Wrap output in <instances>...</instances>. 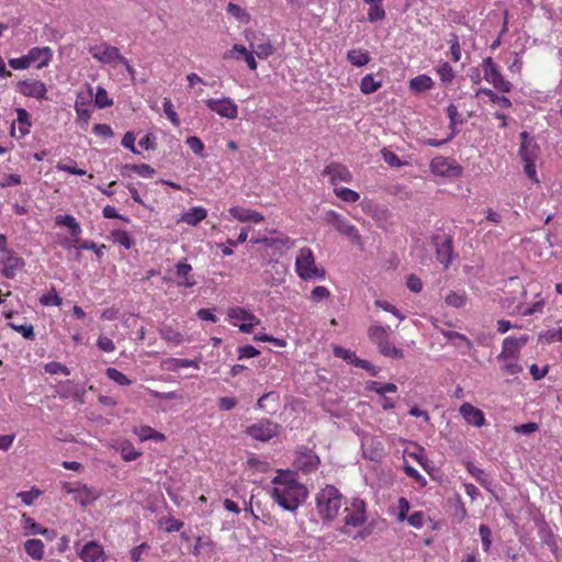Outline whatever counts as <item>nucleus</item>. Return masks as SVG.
I'll use <instances>...</instances> for the list:
<instances>
[{
    "label": "nucleus",
    "instance_id": "f257e3e1",
    "mask_svg": "<svg viewBox=\"0 0 562 562\" xmlns=\"http://www.w3.org/2000/svg\"><path fill=\"white\" fill-rule=\"evenodd\" d=\"M272 499L284 510L294 513L307 497V488L299 482L297 474L291 470H278L271 480Z\"/></svg>",
    "mask_w": 562,
    "mask_h": 562
},
{
    "label": "nucleus",
    "instance_id": "f03ea898",
    "mask_svg": "<svg viewBox=\"0 0 562 562\" xmlns=\"http://www.w3.org/2000/svg\"><path fill=\"white\" fill-rule=\"evenodd\" d=\"M342 505V495L334 485H326L316 495V508L323 520L337 518Z\"/></svg>",
    "mask_w": 562,
    "mask_h": 562
},
{
    "label": "nucleus",
    "instance_id": "7ed1b4c3",
    "mask_svg": "<svg viewBox=\"0 0 562 562\" xmlns=\"http://www.w3.org/2000/svg\"><path fill=\"white\" fill-rule=\"evenodd\" d=\"M294 269L297 277L304 281L326 278L325 269L318 267L314 251L310 247H302L297 250Z\"/></svg>",
    "mask_w": 562,
    "mask_h": 562
},
{
    "label": "nucleus",
    "instance_id": "20e7f679",
    "mask_svg": "<svg viewBox=\"0 0 562 562\" xmlns=\"http://www.w3.org/2000/svg\"><path fill=\"white\" fill-rule=\"evenodd\" d=\"M368 337L378 347L382 356L391 359L404 358V351L390 340L389 327L371 325L368 328Z\"/></svg>",
    "mask_w": 562,
    "mask_h": 562
},
{
    "label": "nucleus",
    "instance_id": "39448f33",
    "mask_svg": "<svg viewBox=\"0 0 562 562\" xmlns=\"http://www.w3.org/2000/svg\"><path fill=\"white\" fill-rule=\"evenodd\" d=\"M325 220L328 224L333 225L335 229L342 236H345L353 246L363 250L364 244L359 229L349 222L346 217L334 210H329Z\"/></svg>",
    "mask_w": 562,
    "mask_h": 562
},
{
    "label": "nucleus",
    "instance_id": "423d86ee",
    "mask_svg": "<svg viewBox=\"0 0 562 562\" xmlns=\"http://www.w3.org/2000/svg\"><path fill=\"white\" fill-rule=\"evenodd\" d=\"M344 525L346 528H358L367 521V505L360 497H352L345 502Z\"/></svg>",
    "mask_w": 562,
    "mask_h": 562
},
{
    "label": "nucleus",
    "instance_id": "0eeeda50",
    "mask_svg": "<svg viewBox=\"0 0 562 562\" xmlns=\"http://www.w3.org/2000/svg\"><path fill=\"white\" fill-rule=\"evenodd\" d=\"M484 79L493 85V87L503 92L508 93L512 91V83L504 78L497 65L493 61L492 57H486L482 63Z\"/></svg>",
    "mask_w": 562,
    "mask_h": 562
},
{
    "label": "nucleus",
    "instance_id": "6e6552de",
    "mask_svg": "<svg viewBox=\"0 0 562 562\" xmlns=\"http://www.w3.org/2000/svg\"><path fill=\"white\" fill-rule=\"evenodd\" d=\"M296 470L304 474H310L316 471L321 464L319 457L308 447L301 446L295 451V459L293 462Z\"/></svg>",
    "mask_w": 562,
    "mask_h": 562
},
{
    "label": "nucleus",
    "instance_id": "1a4fd4ad",
    "mask_svg": "<svg viewBox=\"0 0 562 562\" xmlns=\"http://www.w3.org/2000/svg\"><path fill=\"white\" fill-rule=\"evenodd\" d=\"M227 316L234 326H238L239 330L246 334L251 333L254 327L260 323L255 314L243 307L229 308Z\"/></svg>",
    "mask_w": 562,
    "mask_h": 562
},
{
    "label": "nucleus",
    "instance_id": "9d476101",
    "mask_svg": "<svg viewBox=\"0 0 562 562\" xmlns=\"http://www.w3.org/2000/svg\"><path fill=\"white\" fill-rule=\"evenodd\" d=\"M430 170L440 177L458 178L462 175V167L454 159L437 156L430 161Z\"/></svg>",
    "mask_w": 562,
    "mask_h": 562
},
{
    "label": "nucleus",
    "instance_id": "9b49d317",
    "mask_svg": "<svg viewBox=\"0 0 562 562\" xmlns=\"http://www.w3.org/2000/svg\"><path fill=\"white\" fill-rule=\"evenodd\" d=\"M88 50L95 60L105 65L114 66L119 64L123 56L117 47L111 46L105 42L92 45Z\"/></svg>",
    "mask_w": 562,
    "mask_h": 562
},
{
    "label": "nucleus",
    "instance_id": "f8f14e48",
    "mask_svg": "<svg viewBox=\"0 0 562 562\" xmlns=\"http://www.w3.org/2000/svg\"><path fill=\"white\" fill-rule=\"evenodd\" d=\"M245 432L255 440L269 441L278 435L279 425L271 420L263 419L248 426Z\"/></svg>",
    "mask_w": 562,
    "mask_h": 562
},
{
    "label": "nucleus",
    "instance_id": "ddd939ff",
    "mask_svg": "<svg viewBox=\"0 0 562 562\" xmlns=\"http://www.w3.org/2000/svg\"><path fill=\"white\" fill-rule=\"evenodd\" d=\"M206 106L221 117L227 120H235L238 116V106L229 98L222 99H207L205 100Z\"/></svg>",
    "mask_w": 562,
    "mask_h": 562
},
{
    "label": "nucleus",
    "instance_id": "4468645a",
    "mask_svg": "<svg viewBox=\"0 0 562 562\" xmlns=\"http://www.w3.org/2000/svg\"><path fill=\"white\" fill-rule=\"evenodd\" d=\"M529 340L527 335H522L519 338L506 337L502 344V351L497 356L498 361H505L507 359L517 360L522 346Z\"/></svg>",
    "mask_w": 562,
    "mask_h": 562
},
{
    "label": "nucleus",
    "instance_id": "2eb2a0df",
    "mask_svg": "<svg viewBox=\"0 0 562 562\" xmlns=\"http://www.w3.org/2000/svg\"><path fill=\"white\" fill-rule=\"evenodd\" d=\"M16 90L24 97L36 100L47 99V88L43 81L35 79L21 80L16 85Z\"/></svg>",
    "mask_w": 562,
    "mask_h": 562
},
{
    "label": "nucleus",
    "instance_id": "dca6fc26",
    "mask_svg": "<svg viewBox=\"0 0 562 562\" xmlns=\"http://www.w3.org/2000/svg\"><path fill=\"white\" fill-rule=\"evenodd\" d=\"M323 173L329 177V182L335 188L339 182L349 183L352 181V173L347 166L340 162H330L325 167Z\"/></svg>",
    "mask_w": 562,
    "mask_h": 562
},
{
    "label": "nucleus",
    "instance_id": "f3484780",
    "mask_svg": "<svg viewBox=\"0 0 562 562\" xmlns=\"http://www.w3.org/2000/svg\"><path fill=\"white\" fill-rule=\"evenodd\" d=\"M459 413L468 425L481 428L486 425V418L480 408L473 406L471 403H463L459 408Z\"/></svg>",
    "mask_w": 562,
    "mask_h": 562
},
{
    "label": "nucleus",
    "instance_id": "a211bd4d",
    "mask_svg": "<svg viewBox=\"0 0 562 562\" xmlns=\"http://www.w3.org/2000/svg\"><path fill=\"white\" fill-rule=\"evenodd\" d=\"M30 66L36 64L37 69L47 67L53 59V50L50 47H33L26 54Z\"/></svg>",
    "mask_w": 562,
    "mask_h": 562
},
{
    "label": "nucleus",
    "instance_id": "6ab92c4d",
    "mask_svg": "<svg viewBox=\"0 0 562 562\" xmlns=\"http://www.w3.org/2000/svg\"><path fill=\"white\" fill-rule=\"evenodd\" d=\"M176 277L178 286L192 288L196 283L192 274V266L186 258H182L177 262Z\"/></svg>",
    "mask_w": 562,
    "mask_h": 562
},
{
    "label": "nucleus",
    "instance_id": "aec40b11",
    "mask_svg": "<svg viewBox=\"0 0 562 562\" xmlns=\"http://www.w3.org/2000/svg\"><path fill=\"white\" fill-rule=\"evenodd\" d=\"M82 562H98L106 560L103 547L97 541L87 542L79 552Z\"/></svg>",
    "mask_w": 562,
    "mask_h": 562
},
{
    "label": "nucleus",
    "instance_id": "412c9836",
    "mask_svg": "<svg viewBox=\"0 0 562 562\" xmlns=\"http://www.w3.org/2000/svg\"><path fill=\"white\" fill-rule=\"evenodd\" d=\"M101 496V492L90 487L86 484L78 485L72 496V499L81 505L82 507H87L99 499Z\"/></svg>",
    "mask_w": 562,
    "mask_h": 562
},
{
    "label": "nucleus",
    "instance_id": "4be33fe9",
    "mask_svg": "<svg viewBox=\"0 0 562 562\" xmlns=\"http://www.w3.org/2000/svg\"><path fill=\"white\" fill-rule=\"evenodd\" d=\"M436 245L437 260L448 268L452 257V239L451 237L445 236L442 240L439 237L434 238Z\"/></svg>",
    "mask_w": 562,
    "mask_h": 562
},
{
    "label": "nucleus",
    "instance_id": "5701e85b",
    "mask_svg": "<svg viewBox=\"0 0 562 562\" xmlns=\"http://www.w3.org/2000/svg\"><path fill=\"white\" fill-rule=\"evenodd\" d=\"M521 144L519 148V156L522 161L537 160L540 148L539 146L531 142L529 138V134L527 132L520 133Z\"/></svg>",
    "mask_w": 562,
    "mask_h": 562
},
{
    "label": "nucleus",
    "instance_id": "b1692460",
    "mask_svg": "<svg viewBox=\"0 0 562 562\" xmlns=\"http://www.w3.org/2000/svg\"><path fill=\"white\" fill-rule=\"evenodd\" d=\"M160 337L172 346H179L184 342V335L171 325H162L158 329Z\"/></svg>",
    "mask_w": 562,
    "mask_h": 562
},
{
    "label": "nucleus",
    "instance_id": "393cba45",
    "mask_svg": "<svg viewBox=\"0 0 562 562\" xmlns=\"http://www.w3.org/2000/svg\"><path fill=\"white\" fill-rule=\"evenodd\" d=\"M207 216V211L203 206H193L188 212L181 214L179 222H183L190 226L199 225Z\"/></svg>",
    "mask_w": 562,
    "mask_h": 562
},
{
    "label": "nucleus",
    "instance_id": "a878e982",
    "mask_svg": "<svg viewBox=\"0 0 562 562\" xmlns=\"http://www.w3.org/2000/svg\"><path fill=\"white\" fill-rule=\"evenodd\" d=\"M7 257L3 259V274L8 279H12L15 277V273L19 269L24 266V261L21 257L13 255L10 251H7Z\"/></svg>",
    "mask_w": 562,
    "mask_h": 562
},
{
    "label": "nucleus",
    "instance_id": "bb28decb",
    "mask_svg": "<svg viewBox=\"0 0 562 562\" xmlns=\"http://www.w3.org/2000/svg\"><path fill=\"white\" fill-rule=\"evenodd\" d=\"M25 552L35 561L44 558V543L40 539H29L24 542Z\"/></svg>",
    "mask_w": 562,
    "mask_h": 562
},
{
    "label": "nucleus",
    "instance_id": "cd10ccee",
    "mask_svg": "<svg viewBox=\"0 0 562 562\" xmlns=\"http://www.w3.org/2000/svg\"><path fill=\"white\" fill-rule=\"evenodd\" d=\"M432 87L434 81L428 75H419L409 80V89L416 93L430 90Z\"/></svg>",
    "mask_w": 562,
    "mask_h": 562
},
{
    "label": "nucleus",
    "instance_id": "c85d7f7f",
    "mask_svg": "<svg viewBox=\"0 0 562 562\" xmlns=\"http://www.w3.org/2000/svg\"><path fill=\"white\" fill-rule=\"evenodd\" d=\"M251 50L260 59H266L273 54V46L269 38H261L259 42L250 43Z\"/></svg>",
    "mask_w": 562,
    "mask_h": 562
},
{
    "label": "nucleus",
    "instance_id": "c756f323",
    "mask_svg": "<svg viewBox=\"0 0 562 562\" xmlns=\"http://www.w3.org/2000/svg\"><path fill=\"white\" fill-rule=\"evenodd\" d=\"M165 369L169 371H178L183 368L193 367L199 369V363L196 360L191 359H181V358H169L164 361Z\"/></svg>",
    "mask_w": 562,
    "mask_h": 562
},
{
    "label": "nucleus",
    "instance_id": "7c9ffc66",
    "mask_svg": "<svg viewBox=\"0 0 562 562\" xmlns=\"http://www.w3.org/2000/svg\"><path fill=\"white\" fill-rule=\"evenodd\" d=\"M15 112H16V121L19 123V132H20L19 137L22 138V137L26 136L31 131V126H32L31 116H30V113L23 108H18L15 110Z\"/></svg>",
    "mask_w": 562,
    "mask_h": 562
},
{
    "label": "nucleus",
    "instance_id": "2f4dec72",
    "mask_svg": "<svg viewBox=\"0 0 562 562\" xmlns=\"http://www.w3.org/2000/svg\"><path fill=\"white\" fill-rule=\"evenodd\" d=\"M134 432L138 436L140 441L155 440L162 442L166 440V436L161 432H158L154 428L149 426H143L138 429H135Z\"/></svg>",
    "mask_w": 562,
    "mask_h": 562
},
{
    "label": "nucleus",
    "instance_id": "473e14b6",
    "mask_svg": "<svg viewBox=\"0 0 562 562\" xmlns=\"http://www.w3.org/2000/svg\"><path fill=\"white\" fill-rule=\"evenodd\" d=\"M435 71L439 76L440 81L445 85L452 83L453 79L456 78V71L448 61L439 63L435 68Z\"/></svg>",
    "mask_w": 562,
    "mask_h": 562
},
{
    "label": "nucleus",
    "instance_id": "72a5a7b5",
    "mask_svg": "<svg viewBox=\"0 0 562 562\" xmlns=\"http://www.w3.org/2000/svg\"><path fill=\"white\" fill-rule=\"evenodd\" d=\"M347 59L357 67H362L370 61L369 52L366 49H350L347 53Z\"/></svg>",
    "mask_w": 562,
    "mask_h": 562
},
{
    "label": "nucleus",
    "instance_id": "f704fd0d",
    "mask_svg": "<svg viewBox=\"0 0 562 562\" xmlns=\"http://www.w3.org/2000/svg\"><path fill=\"white\" fill-rule=\"evenodd\" d=\"M382 87L381 80H375L373 75L368 74L364 77H362L360 81V91L363 94H371L375 91H378Z\"/></svg>",
    "mask_w": 562,
    "mask_h": 562
},
{
    "label": "nucleus",
    "instance_id": "c9c22d12",
    "mask_svg": "<svg viewBox=\"0 0 562 562\" xmlns=\"http://www.w3.org/2000/svg\"><path fill=\"white\" fill-rule=\"evenodd\" d=\"M544 307V301L542 299L536 301L530 306L524 307L521 303L517 304L515 310L513 311V314H519L521 316H530L536 313H541Z\"/></svg>",
    "mask_w": 562,
    "mask_h": 562
},
{
    "label": "nucleus",
    "instance_id": "e433bc0d",
    "mask_svg": "<svg viewBox=\"0 0 562 562\" xmlns=\"http://www.w3.org/2000/svg\"><path fill=\"white\" fill-rule=\"evenodd\" d=\"M468 302V296L464 292H454L451 291L445 297V303L448 306L460 308L463 307Z\"/></svg>",
    "mask_w": 562,
    "mask_h": 562
},
{
    "label": "nucleus",
    "instance_id": "4c0bfd02",
    "mask_svg": "<svg viewBox=\"0 0 562 562\" xmlns=\"http://www.w3.org/2000/svg\"><path fill=\"white\" fill-rule=\"evenodd\" d=\"M333 351L337 358L344 359L345 361L353 364L355 367H357V363L360 360V358L357 357L355 351L346 349L340 346H335Z\"/></svg>",
    "mask_w": 562,
    "mask_h": 562
},
{
    "label": "nucleus",
    "instance_id": "58836bf2",
    "mask_svg": "<svg viewBox=\"0 0 562 562\" xmlns=\"http://www.w3.org/2000/svg\"><path fill=\"white\" fill-rule=\"evenodd\" d=\"M334 193L336 194L337 198H339L344 202H348V203H355L360 199V194L357 191L349 189V188H345V187L344 188L336 187L334 189Z\"/></svg>",
    "mask_w": 562,
    "mask_h": 562
},
{
    "label": "nucleus",
    "instance_id": "ea45409f",
    "mask_svg": "<svg viewBox=\"0 0 562 562\" xmlns=\"http://www.w3.org/2000/svg\"><path fill=\"white\" fill-rule=\"evenodd\" d=\"M485 94L486 97L490 98V100L493 102V103H497L498 105H501L502 108H510L512 106V102L510 100L507 98V97H504V95H497L493 90L491 89H487V88H482L477 91V94Z\"/></svg>",
    "mask_w": 562,
    "mask_h": 562
},
{
    "label": "nucleus",
    "instance_id": "a19ab883",
    "mask_svg": "<svg viewBox=\"0 0 562 562\" xmlns=\"http://www.w3.org/2000/svg\"><path fill=\"white\" fill-rule=\"evenodd\" d=\"M121 457L125 461H134L142 456V452L136 450L133 443L124 441L120 448Z\"/></svg>",
    "mask_w": 562,
    "mask_h": 562
},
{
    "label": "nucleus",
    "instance_id": "79ce46f5",
    "mask_svg": "<svg viewBox=\"0 0 562 562\" xmlns=\"http://www.w3.org/2000/svg\"><path fill=\"white\" fill-rule=\"evenodd\" d=\"M111 236L114 241L123 246L125 249H130L133 246V240L130 234L123 229H113Z\"/></svg>",
    "mask_w": 562,
    "mask_h": 562
},
{
    "label": "nucleus",
    "instance_id": "37998d69",
    "mask_svg": "<svg viewBox=\"0 0 562 562\" xmlns=\"http://www.w3.org/2000/svg\"><path fill=\"white\" fill-rule=\"evenodd\" d=\"M94 103L99 109H104L113 104V100L109 98L106 90L103 87H97Z\"/></svg>",
    "mask_w": 562,
    "mask_h": 562
},
{
    "label": "nucleus",
    "instance_id": "c03bdc74",
    "mask_svg": "<svg viewBox=\"0 0 562 562\" xmlns=\"http://www.w3.org/2000/svg\"><path fill=\"white\" fill-rule=\"evenodd\" d=\"M370 440L372 443V448L367 449L364 451V454L367 458H369L372 461H379L384 454L383 446L379 440H375L373 438H371Z\"/></svg>",
    "mask_w": 562,
    "mask_h": 562
},
{
    "label": "nucleus",
    "instance_id": "a18cd8bd",
    "mask_svg": "<svg viewBox=\"0 0 562 562\" xmlns=\"http://www.w3.org/2000/svg\"><path fill=\"white\" fill-rule=\"evenodd\" d=\"M370 4L368 11V20L370 22H375L379 20H383L385 18V10L381 5V2H367Z\"/></svg>",
    "mask_w": 562,
    "mask_h": 562
},
{
    "label": "nucleus",
    "instance_id": "49530a36",
    "mask_svg": "<svg viewBox=\"0 0 562 562\" xmlns=\"http://www.w3.org/2000/svg\"><path fill=\"white\" fill-rule=\"evenodd\" d=\"M106 376L117 383L119 385H131L132 381L121 371L115 368H108L105 371Z\"/></svg>",
    "mask_w": 562,
    "mask_h": 562
},
{
    "label": "nucleus",
    "instance_id": "de8ad7c7",
    "mask_svg": "<svg viewBox=\"0 0 562 562\" xmlns=\"http://www.w3.org/2000/svg\"><path fill=\"white\" fill-rule=\"evenodd\" d=\"M41 495L42 491L37 487H32L30 491H22L18 493V497L27 506H31Z\"/></svg>",
    "mask_w": 562,
    "mask_h": 562
},
{
    "label": "nucleus",
    "instance_id": "09e8293b",
    "mask_svg": "<svg viewBox=\"0 0 562 562\" xmlns=\"http://www.w3.org/2000/svg\"><path fill=\"white\" fill-rule=\"evenodd\" d=\"M162 108H164V112H165L166 116L168 117V120L176 127H178L180 125V120H179V116H178L177 112L175 111V108H173V104H172L171 100L168 99V98H165L164 99V103H162Z\"/></svg>",
    "mask_w": 562,
    "mask_h": 562
},
{
    "label": "nucleus",
    "instance_id": "8fccbe9b",
    "mask_svg": "<svg viewBox=\"0 0 562 562\" xmlns=\"http://www.w3.org/2000/svg\"><path fill=\"white\" fill-rule=\"evenodd\" d=\"M479 533L482 540L483 551L488 553L492 546V530L486 525H481L479 528Z\"/></svg>",
    "mask_w": 562,
    "mask_h": 562
},
{
    "label": "nucleus",
    "instance_id": "3c124183",
    "mask_svg": "<svg viewBox=\"0 0 562 562\" xmlns=\"http://www.w3.org/2000/svg\"><path fill=\"white\" fill-rule=\"evenodd\" d=\"M9 326L15 331L20 333L26 339H34V328L32 325L23 323L18 324L15 322L9 323Z\"/></svg>",
    "mask_w": 562,
    "mask_h": 562
},
{
    "label": "nucleus",
    "instance_id": "603ef678",
    "mask_svg": "<svg viewBox=\"0 0 562 562\" xmlns=\"http://www.w3.org/2000/svg\"><path fill=\"white\" fill-rule=\"evenodd\" d=\"M227 12L240 22H248L250 19L249 14L240 5L233 2L228 3Z\"/></svg>",
    "mask_w": 562,
    "mask_h": 562
},
{
    "label": "nucleus",
    "instance_id": "864d4df0",
    "mask_svg": "<svg viewBox=\"0 0 562 562\" xmlns=\"http://www.w3.org/2000/svg\"><path fill=\"white\" fill-rule=\"evenodd\" d=\"M539 340H543L547 344H552L557 341L562 342V327L541 333L539 335Z\"/></svg>",
    "mask_w": 562,
    "mask_h": 562
},
{
    "label": "nucleus",
    "instance_id": "5fc2aeb1",
    "mask_svg": "<svg viewBox=\"0 0 562 562\" xmlns=\"http://www.w3.org/2000/svg\"><path fill=\"white\" fill-rule=\"evenodd\" d=\"M449 44H450L451 59L454 63H458L461 59V46H460V42H459V36L457 34H451Z\"/></svg>",
    "mask_w": 562,
    "mask_h": 562
},
{
    "label": "nucleus",
    "instance_id": "6e6d98bb",
    "mask_svg": "<svg viewBox=\"0 0 562 562\" xmlns=\"http://www.w3.org/2000/svg\"><path fill=\"white\" fill-rule=\"evenodd\" d=\"M186 143L195 155L204 157V144L198 136L188 137Z\"/></svg>",
    "mask_w": 562,
    "mask_h": 562
},
{
    "label": "nucleus",
    "instance_id": "4d7b16f0",
    "mask_svg": "<svg viewBox=\"0 0 562 562\" xmlns=\"http://www.w3.org/2000/svg\"><path fill=\"white\" fill-rule=\"evenodd\" d=\"M42 526L38 525L33 518L23 515V529L25 535H38Z\"/></svg>",
    "mask_w": 562,
    "mask_h": 562
},
{
    "label": "nucleus",
    "instance_id": "13d9d810",
    "mask_svg": "<svg viewBox=\"0 0 562 562\" xmlns=\"http://www.w3.org/2000/svg\"><path fill=\"white\" fill-rule=\"evenodd\" d=\"M75 248L83 249V250H92L95 252L97 257L100 258L103 255V249L105 248V245L98 246L92 240H83L80 243V245H75Z\"/></svg>",
    "mask_w": 562,
    "mask_h": 562
},
{
    "label": "nucleus",
    "instance_id": "bf43d9fd",
    "mask_svg": "<svg viewBox=\"0 0 562 562\" xmlns=\"http://www.w3.org/2000/svg\"><path fill=\"white\" fill-rule=\"evenodd\" d=\"M40 303L44 306H48V305L60 306L63 304V300L58 296V294L53 289V291L50 293L44 294L40 297Z\"/></svg>",
    "mask_w": 562,
    "mask_h": 562
},
{
    "label": "nucleus",
    "instance_id": "052dcab7",
    "mask_svg": "<svg viewBox=\"0 0 562 562\" xmlns=\"http://www.w3.org/2000/svg\"><path fill=\"white\" fill-rule=\"evenodd\" d=\"M127 168L144 178H150L155 172V170L147 164L131 165L127 166Z\"/></svg>",
    "mask_w": 562,
    "mask_h": 562
},
{
    "label": "nucleus",
    "instance_id": "680f3d73",
    "mask_svg": "<svg viewBox=\"0 0 562 562\" xmlns=\"http://www.w3.org/2000/svg\"><path fill=\"white\" fill-rule=\"evenodd\" d=\"M45 371L49 374H58V373H63L65 375L70 374L69 369L65 364H63L60 362H56V361H52V362L47 363L45 366Z\"/></svg>",
    "mask_w": 562,
    "mask_h": 562
},
{
    "label": "nucleus",
    "instance_id": "e2e57ef3",
    "mask_svg": "<svg viewBox=\"0 0 562 562\" xmlns=\"http://www.w3.org/2000/svg\"><path fill=\"white\" fill-rule=\"evenodd\" d=\"M243 54H246V47L240 44H235L229 50L225 52L223 58L238 60L243 57Z\"/></svg>",
    "mask_w": 562,
    "mask_h": 562
},
{
    "label": "nucleus",
    "instance_id": "0e129e2a",
    "mask_svg": "<svg viewBox=\"0 0 562 562\" xmlns=\"http://www.w3.org/2000/svg\"><path fill=\"white\" fill-rule=\"evenodd\" d=\"M330 296V291L323 285L315 286L311 292V299L312 301L318 303L325 299H328Z\"/></svg>",
    "mask_w": 562,
    "mask_h": 562
},
{
    "label": "nucleus",
    "instance_id": "69168bd1",
    "mask_svg": "<svg viewBox=\"0 0 562 562\" xmlns=\"http://www.w3.org/2000/svg\"><path fill=\"white\" fill-rule=\"evenodd\" d=\"M97 347L103 352H113L115 350V345L113 340L104 335L99 336L97 339Z\"/></svg>",
    "mask_w": 562,
    "mask_h": 562
},
{
    "label": "nucleus",
    "instance_id": "338daca9",
    "mask_svg": "<svg viewBox=\"0 0 562 562\" xmlns=\"http://www.w3.org/2000/svg\"><path fill=\"white\" fill-rule=\"evenodd\" d=\"M250 209H245L241 206H233L228 210L229 214L239 222H248Z\"/></svg>",
    "mask_w": 562,
    "mask_h": 562
},
{
    "label": "nucleus",
    "instance_id": "774afa93",
    "mask_svg": "<svg viewBox=\"0 0 562 562\" xmlns=\"http://www.w3.org/2000/svg\"><path fill=\"white\" fill-rule=\"evenodd\" d=\"M407 522L414 528H422L425 522V514L423 512H415L406 517Z\"/></svg>",
    "mask_w": 562,
    "mask_h": 562
}]
</instances>
